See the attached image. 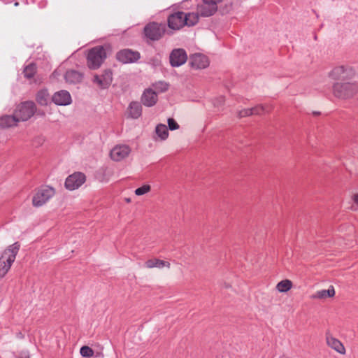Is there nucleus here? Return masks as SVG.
<instances>
[{
	"instance_id": "f257e3e1",
	"label": "nucleus",
	"mask_w": 358,
	"mask_h": 358,
	"mask_svg": "<svg viewBox=\"0 0 358 358\" xmlns=\"http://www.w3.org/2000/svg\"><path fill=\"white\" fill-rule=\"evenodd\" d=\"M20 245L15 242L4 250L0 258V278H2L10 270L20 250Z\"/></svg>"
},
{
	"instance_id": "f03ea898",
	"label": "nucleus",
	"mask_w": 358,
	"mask_h": 358,
	"mask_svg": "<svg viewBox=\"0 0 358 358\" xmlns=\"http://www.w3.org/2000/svg\"><path fill=\"white\" fill-rule=\"evenodd\" d=\"M106 58V51L101 45L91 48L87 55V64L90 69H96Z\"/></svg>"
},
{
	"instance_id": "7ed1b4c3",
	"label": "nucleus",
	"mask_w": 358,
	"mask_h": 358,
	"mask_svg": "<svg viewBox=\"0 0 358 358\" xmlns=\"http://www.w3.org/2000/svg\"><path fill=\"white\" fill-rule=\"evenodd\" d=\"M358 91V86L351 83H336L333 86L334 95L341 99L352 97Z\"/></svg>"
},
{
	"instance_id": "20e7f679",
	"label": "nucleus",
	"mask_w": 358,
	"mask_h": 358,
	"mask_svg": "<svg viewBox=\"0 0 358 358\" xmlns=\"http://www.w3.org/2000/svg\"><path fill=\"white\" fill-rule=\"evenodd\" d=\"M55 194L54 188L44 185L40 187L32 199V204L35 207H41L48 202Z\"/></svg>"
},
{
	"instance_id": "39448f33",
	"label": "nucleus",
	"mask_w": 358,
	"mask_h": 358,
	"mask_svg": "<svg viewBox=\"0 0 358 358\" xmlns=\"http://www.w3.org/2000/svg\"><path fill=\"white\" fill-rule=\"evenodd\" d=\"M36 110V105L33 101H24L21 103L15 109L14 115L18 122L27 121L30 119Z\"/></svg>"
},
{
	"instance_id": "423d86ee",
	"label": "nucleus",
	"mask_w": 358,
	"mask_h": 358,
	"mask_svg": "<svg viewBox=\"0 0 358 358\" xmlns=\"http://www.w3.org/2000/svg\"><path fill=\"white\" fill-rule=\"evenodd\" d=\"M222 0H203L202 3L197 6V10L201 17L213 15L217 10V4Z\"/></svg>"
},
{
	"instance_id": "0eeeda50",
	"label": "nucleus",
	"mask_w": 358,
	"mask_h": 358,
	"mask_svg": "<svg viewBox=\"0 0 358 358\" xmlns=\"http://www.w3.org/2000/svg\"><path fill=\"white\" fill-rule=\"evenodd\" d=\"M164 32V27L157 22H150L144 28L145 36L151 41L160 39Z\"/></svg>"
},
{
	"instance_id": "6e6552de",
	"label": "nucleus",
	"mask_w": 358,
	"mask_h": 358,
	"mask_svg": "<svg viewBox=\"0 0 358 358\" xmlns=\"http://www.w3.org/2000/svg\"><path fill=\"white\" fill-rule=\"evenodd\" d=\"M86 180V176L81 172H76L69 176L65 181V187L69 190L79 188Z\"/></svg>"
},
{
	"instance_id": "1a4fd4ad",
	"label": "nucleus",
	"mask_w": 358,
	"mask_h": 358,
	"mask_svg": "<svg viewBox=\"0 0 358 358\" xmlns=\"http://www.w3.org/2000/svg\"><path fill=\"white\" fill-rule=\"evenodd\" d=\"M116 59L123 64L133 63L140 59V53L130 49H123L116 54Z\"/></svg>"
},
{
	"instance_id": "9d476101",
	"label": "nucleus",
	"mask_w": 358,
	"mask_h": 358,
	"mask_svg": "<svg viewBox=\"0 0 358 358\" xmlns=\"http://www.w3.org/2000/svg\"><path fill=\"white\" fill-rule=\"evenodd\" d=\"M185 22H186L185 13L182 11L176 12L168 17V25L174 30H178L183 27L185 25Z\"/></svg>"
},
{
	"instance_id": "9b49d317",
	"label": "nucleus",
	"mask_w": 358,
	"mask_h": 358,
	"mask_svg": "<svg viewBox=\"0 0 358 358\" xmlns=\"http://www.w3.org/2000/svg\"><path fill=\"white\" fill-rule=\"evenodd\" d=\"M131 152V148L127 145H117L115 146L110 152L113 160L120 162L125 159Z\"/></svg>"
},
{
	"instance_id": "f8f14e48",
	"label": "nucleus",
	"mask_w": 358,
	"mask_h": 358,
	"mask_svg": "<svg viewBox=\"0 0 358 358\" xmlns=\"http://www.w3.org/2000/svg\"><path fill=\"white\" fill-rule=\"evenodd\" d=\"M52 101L58 106H68L72 102L70 93L66 90L56 92L52 96Z\"/></svg>"
},
{
	"instance_id": "ddd939ff",
	"label": "nucleus",
	"mask_w": 358,
	"mask_h": 358,
	"mask_svg": "<svg viewBox=\"0 0 358 358\" xmlns=\"http://www.w3.org/2000/svg\"><path fill=\"white\" fill-rule=\"evenodd\" d=\"M187 55L183 49H175L170 55V63L172 66H180L187 61Z\"/></svg>"
},
{
	"instance_id": "4468645a",
	"label": "nucleus",
	"mask_w": 358,
	"mask_h": 358,
	"mask_svg": "<svg viewBox=\"0 0 358 358\" xmlns=\"http://www.w3.org/2000/svg\"><path fill=\"white\" fill-rule=\"evenodd\" d=\"M112 80V73L109 70L105 71L101 75L94 76L93 78V82L102 89L108 88L111 84Z\"/></svg>"
},
{
	"instance_id": "2eb2a0df",
	"label": "nucleus",
	"mask_w": 358,
	"mask_h": 358,
	"mask_svg": "<svg viewBox=\"0 0 358 358\" xmlns=\"http://www.w3.org/2000/svg\"><path fill=\"white\" fill-rule=\"evenodd\" d=\"M189 64L195 69H203L208 66L209 61L204 55L194 54L190 57Z\"/></svg>"
},
{
	"instance_id": "dca6fc26",
	"label": "nucleus",
	"mask_w": 358,
	"mask_h": 358,
	"mask_svg": "<svg viewBox=\"0 0 358 358\" xmlns=\"http://www.w3.org/2000/svg\"><path fill=\"white\" fill-rule=\"evenodd\" d=\"M326 342L329 347L336 351L337 352L345 355V348L343 344L337 338L334 337L330 333H326Z\"/></svg>"
},
{
	"instance_id": "f3484780",
	"label": "nucleus",
	"mask_w": 358,
	"mask_h": 358,
	"mask_svg": "<svg viewBox=\"0 0 358 358\" xmlns=\"http://www.w3.org/2000/svg\"><path fill=\"white\" fill-rule=\"evenodd\" d=\"M157 101V94L152 89H146L142 96L141 102L148 107L153 106Z\"/></svg>"
},
{
	"instance_id": "a211bd4d",
	"label": "nucleus",
	"mask_w": 358,
	"mask_h": 358,
	"mask_svg": "<svg viewBox=\"0 0 358 358\" xmlns=\"http://www.w3.org/2000/svg\"><path fill=\"white\" fill-rule=\"evenodd\" d=\"M66 83L70 84H77L82 81L83 75L82 73L76 70L67 71L64 75Z\"/></svg>"
},
{
	"instance_id": "6ab92c4d",
	"label": "nucleus",
	"mask_w": 358,
	"mask_h": 358,
	"mask_svg": "<svg viewBox=\"0 0 358 358\" xmlns=\"http://www.w3.org/2000/svg\"><path fill=\"white\" fill-rule=\"evenodd\" d=\"M129 115L131 118L137 119L141 115L142 106L138 101H132L128 108Z\"/></svg>"
},
{
	"instance_id": "aec40b11",
	"label": "nucleus",
	"mask_w": 358,
	"mask_h": 358,
	"mask_svg": "<svg viewBox=\"0 0 358 358\" xmlns=\"http://www.w3.org/2000/svg\"><path fill=\"white\" fill-rule=\"evenodd\" d=\"M18 120L14 114L13 115H3L0 117V127L1 128L15 126Z\"/></svg>"
},
{
	"instance_id": "412c9836",
	"label": "nucleus",
	"mask_w": 358,
	"mask_h": 358,
	"mask_svg": "<svg viewBox=\"0 0 358 358\" xmlns=\"http://www.w3.org/2000/svg\"><path fill=\"white\" fill-rule=\"evenodd\" d=\"M145 266L148 268H152L154 267L161 268L163 267L170 268L171 264L169 262L164 260H160L158 259H151L145 262Z\"/></svg>"
},
{
	"instance_id": "4be33fe9",
	"label": "nucleus",
	"mask_w": 358,
	"mask_h": 358,
	"mask_svg": "<svg viewBox=\"0 0 358 358\" xmlns=\"http://www.w3.org/2000/svg\"><path fill=\"white\" fill-rule=\"evenodd\" d=\"M335 295V289L333 286H330L328 289H322L316 292L312 296L313 299H326L328 297H333Z\"/></svg>"
},
{
	"instance_id": "5701e85b",
	"label": "nucleus",
	"mask_w": 358,
	"mask_h": 358,
	"mask_svg": "<svg viewBox=\"0 0 358 358\" xmlns=\"http://www.w3.org/2000/svg\"><path fill=\"white\" fill-rule=\"evenodd\" d=\"M36 101L41 106H47L50 101V96L47 90L38 91L36 96Z\"/></svg>"
},
{
	"instance_id": "b1692460",
	"label": "nucleus",
	"mask_w": 358,
	"mask_h": 358,
	"mask_svg": "<svg viewBox=\"0 0 358 358\" xmlns=\"http://www.w3.org/2000/svg\"><path fill=\"white\" fill-rule=\"evenodd\" d=\"M200 15L198 13V10H196V12H192V13H185V22L186 26L191 27L195 25L198 21L199 17Z\"/></svg>"
},
{
	"instance_id": "393cba45",
	"label": "nucleus",
	"mask_w": 358,
	"mask_h": 358,
	"mask_svg": "<svg viewBox=\"0 0 358 358\" xmlns=\"http://www.w3.org/2000/svg\"><path fill=\"white\" fill-rule=\"evenodd\" d=\"M292 287V282L291 280L286 279L281 280L276 285V289L280 292H287Z\"/></svg>"
},
{
	"instance_id": "a878e982",
	"label": "nucleus",
	"mask_w": 358,
	"mask_h": 358,
	"mask_svg": "<svg viewBox=\"0 0 358 358\" xmlns=\"http://www.w3.org/2000/svg\"><path fill=\"white\" fill-rule=\"evenodd\" d=\"M155 131L157 135L162 139L165 140L169 136V131L165 124H159L156 127Z\"/></svg>"
},
{
	"instance_id": "bb28decb",
	"label": "nucleus",
	"mask_w": 358,
	"mask_h": 358,
	"mask_svg": "<svg viewBox=\"0 0 358 358\" xmlns=\"http://www.w3.org/2000/svg\"><path fill=\"white\" fill-rule=\"evenodd\" d=\"M36 73V66L34 64H29L24 69L23 73L26 78L30 79L34 77Z\"/></svg>"
},
{
	"instance_id": "cd10ccee",
	"label": "nucleus",
	"mask_w": 358,
	"mask_h": 358,
	"mask_svg": "<svg viewBox=\"0 0 358 358\" xmlns=\"http://www.w3.org/2000/svg\"><path fill=\"white\" fill-rule=\"evenodd\" d=\"M250 109L252 115H261L264 113H268L269 111L268 107L263 105H257Z\"/></svg>"
},
{
	"instance_id": "c85d7f7f",
	"label": "nucleus",
	"mask_w": 358,
	"mask_h": 358,
	"mask_svg": "<svg viewBox=\"0 0 358 358\" xmlns=\"http://www.w3.org/2000/svg\"><path fill=\"white\" fill-rule=\"evenodd\" d=\"M345 69L344 66H337L331 71L330 76L334 79H341V78H343V75L345 73Z\"/></svg>"
},
{
	"instance_id": "c756f323",
	"label": "nucleus",
	"mask_w": 358,
	"mask_h": 358,
	"mask_svg": "<svg viewBox=\"0 0 358 358\" xmlns=\"http://www.w3.org/2000/svg\"><path fill=\"white\" fill-rule=\"evenodd\" d=\"M80 355L84 357H91L94 355V350L88 346H83L80 350Z\"/></svg>"
},
{
	"instance_id": "7c9ffc66",
	"label": "nucleus",
	"mask_w": 358,
	"mask_h": 358,
	"mask_svg": "<svg viewBox=\"0 0 358 358\" xmlns=\"http://www.w3.org/2000/svg\"><path fill=\"white\" fill-rule=\"evenodd\" d=\"M154 88L159 92H166L169 89V85L165 82H158L153 85Z\"/></svg>"
},
{
	"instance_id": "2f4dec72",
	"label": "nucleus",
	"mask_w": 358,
	"mask_h": 358,
	"mask_svg": "<svg viewBox=\"0 0 358 358\" xmlns=\"http://www.w3.org/2000/svg\"><path fill=\"white\" fill-rule=\"evenodd\" d=\"M151 189V187L149 185H143L142 187L137 188L135 190V194L138 196L143 195L149 192Z\"/></svg>"
},
{
	"instance_id": "473e14b6",
	"label": "nucleus",
	"mask_w": 358,
	"mask_h": 358,
	"mask_svg": "<svg viewBox=\"0 0 358 358\" xmlns=\"http://www.w3.org/2000/svg\"><path fill=\"white\" fill-rule=\"evenodd\" d=\"M352 201L351 209L355 211L358 210V193L354 194L352 196Z\"/></svg>"
},
{
	"instance_id": "72a5a7b5",
	"label": "nucleus",
	"mask_w": 358,
	"mask_h": 358,
	"mask_svg": "<svg viewBox=\"0 0 358 358\" xmlns=\"http://www.w3.org/2000/svg\"><path fill=\"white\" fill-rule=\"evenodd\" d=\"M168 125L170 130H176L179 128L178 124L173 118L168 119Z\"/></svg>"
},
{
	"instance_id": "f704fd0d",
	"label": "nucleus",
	"mask_w": 358,
	"mask_h": 358,
	"mask_svg": "<svg viewBox=\"0 0 358 358\" xmlns=\"http://www.w3.org/2000/svg\"><path fill=\"white\" fill-rule=\"evenodd\" d=\"M251 115V109L250 108H245L240 111H238V116L239 117H248Z\"/></svg>"
},
{
	"instance_id": "c9c22d12",
	"label": "nucleus",
	"mask_w": 358,
	"mask_h": 358,
	"mask_svg": "<svg viewBox=\"0 0 358 358\" xmlns=\"http://www.w3.org/2000/svg\"><path fill=\"white\" fill-rule=\"evenodd\" d=\"M225 101L224 96H220L219 97H217L213 102V104L215 107H220L222 106Z\"/></svg>"
},
{
	"instance_id": "e433bc0d",
	"label": "nucleus",
	"mask_w": 358,
	"mask_h": 358,
	"mask_svg": "<svg viewBox=\"0 0 358 358\" xmlns=\"http://www.w3.org/2000/svg\"><path fill=\"white\" fill-rule=\"evenodd\" d=\"M19 358H29V356L27 353H24L23 356H21Z\"/></svg>"
},
{
	"instance_id": "4c0bfd02",
	"label": "nucleus",
	"mask_w": 358,
	"mask_h": 358,
	"mask_svg": "<svg viewBox=\"0 0 358 358\" xmlns=\"http://www.w3.org/2000/svg\"><path fill=\"white\" fill-rule=\"evenodd\" d=\"M19 5V3L18 2H15V6H17Z\"/></svg>"
},
{
	"instance_id": "58836bf2",
	"label": "nucleus",
	"mask_w": 358,
	"mask_h": 358,
	"mask_svg": "<svg viewBox=\"0 0 358 358\" xmlns=\"http://www.w3.org/2000/svg\"><path fill=\"white\" fill-rule=\"evenodd\" d=\"M314 114L317 115V114H319V113L315 112V113H314Z\"/></svg>"
}]
</instances>
